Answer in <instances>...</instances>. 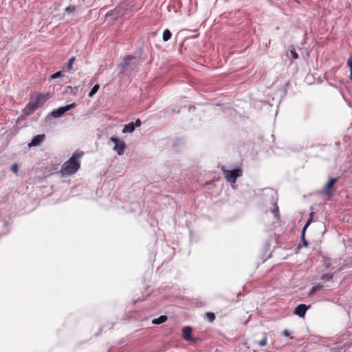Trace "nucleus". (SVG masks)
Wrapping results in <instances>:
<instances>
[{
    "label": "nucleus",
    "mask_w": 352,
    "mask_h": 352,
    "mask_svg": "<svg viewBox=\"0 0 352 352\" xmlns=\"http://www.w3.org/2000/svg\"><path fill=\"white\" fill-rule=\"evenodd\" d=\"M142 55V50L136 52L133 56H127L120 63L122 68V72H137L141 64L140 56Z\"/></svg>",
    "instance_id": "obj_1"
},
{
    "label": "nucleus",
    "mask_w": 352,
    "mask_h": 352,
    "mask_svg": "<svg viewBox=\"0 0 352 352\" xmlns=\"http://www.w3.org/2000/svg\"><path fill=\"white\" fill-rule=\"evenodd\" d=\"M84 155L82 151L75 152L61 167V172L65 175L76 173L80 168L79 159Z\"/></svg>",
    "instance_id": "obj_2"
},
{
    "label": "nucleus",
    "mask_w": 352,
    "mask_h": 352,
    "mask_svg": "<svg viewBox=\"0 0 352 352\" xmlns=\"http://www.w3.org/2000/svg\"><path fill=\"white\" fill-rule=\"evenodd\" d=\"M221 169L226 179L230 184H235L237 179L243 175V170L240 166H236L232 169H227L223 166Z\"/></svg>",
    "instance_id": "obj_3"
},
{
    "label": "nucleus",
    "mask_w": 352,
    "mask_h": 352,
    "mask_svg": "<svg viewBox=\"0 0 352 352\" xmlns=\"http://www.w3.org/2000/svg\"><path fill=\"white\" fill-rule=\"evenodd\" d=\"M110 140L113 143V151L119 155H122L126 148L125 142L116 136L111 137Z\"/></svg>",
    "instance_id": "obj_4"
},
{
    "label": "nucleus",
    "mask_w": 352,
    "mask_h": 352,
    "mask_svg": "<svg viewBox=\"0 0 352 352\" xmlns=\"http://www.w3.org/2000/svg\"><path fill=\"white\" fill-rule=\"evenodd\" d=\"M45 138V134H38L33 137L31 142L28 143L29 148L40 146Z\"/></svg>",
    "instance_id": "obj_5"
},
{
    "label": "nucleus",
    "mask_w": 352,
    "mask_h": 352,
    "mask_svg": "<svg viewBox=\"0 0 352 352\" xmlns=\"http://www.w3.org/2000/svg\"><path fill=\"white\" fill-rule=\"evenodd\" d=\"M310 307V305L305 304L298 305L294 311V314L298 316L300 318H304L307 309Z\"/></svg>",
    "instance_id": "obj_6"
},
{
    "label": "nucleus",
    "mask_w": 352,
    "mask_h": 352,
    "mask_svg": "<svg viewBox=\"0 0 352 352\" xmlns=\"http://www.w3.org/2000/svg\"><path fill=\"white\" fill-rule=\"evenodd\" d=\"M338 177H331L324 186L323 190V194L327 196H331V189L333 188L334 184L337 182Z\"/></svg>",
    "instance_id": "obj_7"
},
{
    "label": "nucleus",
    "mask_w": 352,
    "mask_h": 352,
    "mask_svg": "<svg viewBox=\"0 0 352 352\" xmlns=\"http://www.w3.org/2000/svg\"><path fill=\"white\" fill-rule=\"evenodd\" d=\"M192 329L190 326H186L182 328V337L186 341H192L195 342V340H194L192 336Z\"/></svg>",
    "instance_id": "obj_8"
},
{
    "label": "nucleus",
    "mask_w": 352,
    "mask_h": 352,
    "mask_svg": "<svg viewBox=\"0 0 352 352\" xmlns=\"http://www.w3.org/2000/svg\"><path fill=\"white\" fill-rule=\"evenodd\" d=\"M65 113H66L65 109L64 108V106H63V107H59L58 109L52 110L48 114L47 116L48 117L49 116H52V117L55 118H59L63 117L65 115Z\"/></svg>",
    "instance_id": "obj_9"
},
{
    "label": "nucleus",
    "mask_w": 352,
    "mask_h": 352,
    "mask_svg": "<svg viewBox=\"0 0 352 352\" xmlns=\"http://www.w3.org/2000/svg\"><path fill=\"white\" fill-rule=\"evenodd\" d=\"M38 109V105L35 104L33 102H30L28 103L25 107V108L23 109V112L24 114H25L26 116H30L31 115L32 113H33V112L36 110Z\"/></svg>",
    "instance_id": "obj_10"
},
{
    "label": "nucleus",
    "mask_w": 352,
    "mask_h": 352,
    "mask_svg": "<svg viewBox=\"0 0 352 352\" xmlns=\"http://www.w3.org/2000/svg\"><path fill=\"white\" fill-rule=\"evenodd\" d=\"M47 100V97L42 94H39L37 96L36 100L34 102V103L36 105H38V108L43 105L46 100Z\"/></svg>",
    "instance_id": "obj_11"
},
{
    "label": "nucleus",
    "mask_w": 352,
    "mask_h": 352,
    "mask_svg": "<svg viewBox=\"0 0 352 352\" xmlns=\"http://www.w3.org/2000/svg\"><path fill=\"white\" fill-rule=\"evenodd\" d=\"M135 128L133 122H131L124 126L122 132L123 133H131L135 131Z\"/></svg>",
    "instance_id": "obj_12"
},
{
    "label": "nucleus",
    "mask_w": 352,
    "mask_h": 352,
    "mask_svg": "<svg viewBox=\"0 0 352 352\" xmlns=\"http://www.w3.org/2000/svg\"><path fill=\"white\" fill-rule=\"evenodd\" d=\"M322 289V285H321L320 283H318L314 285L309 292V296H311L314 295L317 292L320 291Z\"/></svg>",
    "instance_id": "obj_13"
},
{
    "label": "nucleus",
    "mask_w": 352,
    "mask_h": 352,
    "mask_svg": "<svg viewBox=\"0 0 352 352\" xmlns=\"http://www.w3.org/2000/svg\"><path fill=\"white\" fill-rule=\"evenodd\" d=\"M166 320H167V316L162 315L158 318L153 319L152 323L153 324H161L164 323V322H166Z\"/></svg>",
    "instance_id": "obj_14"
},
{
    "label": "nucleus",
    "mask_w": 352,
    "mask_h": 352,
    "mask_svg": "<svg viewBox=\"0 0 352 352\" xmlns=\"http://www.w3.org/2000/svg\"><path fill=\"white\" fill-rule=\"evenodd\" d=\"M172 36V33L168 29H165L162 34V40L164 42H166L170 39Z\"/></svg>",
    "instance_id": "obj_15"
},
{
    "label": "nucleus",
    "mask_w": 352,
    "mask_h": 352,
    "mask_svg": "<svg viewBox=\"0 0 352 352\" xmlns=\"http://www.w3.org/2000/svg\"><path fill=\"white\" fill-rule=\"evenodd\" d=\"M99 88L100 85L98 84H96L89 91L88 96L92 98L98 92Z\"/></svg>",
    "instance_id": "obj_16"
},
{
    "label": "nucleus",
    "mask_w": 352,
    "mask_h": 352,
    "mask_svg": "<svg viewBox=\"0 0 352 352\" xmlns=\"http://www.w3.org/2000/svg\"><path fill=\"white\" fill-rule=\"evenodd\" d=\"M333 277V273L324 274L320 276V279L324 282L330 281Z\"/></svg>",
    "instance_id": "obj_17"
},
{
    "label": "nucleus",
    "mask_w": 352,
    "mask_h": 352,
    "mask_svg": "<svg viewBox=\"0 0 352 352\" xmlns=\"http://www.w3.org/2000/svg\"><path fill=\"white\" fill-rule=\"evenodd\" d=\"M323 266L326 270L329 269L331 265V259L327 256H322Z\"/></svg>",
    "instance_id": "obj_18"
},
{
    "label": "nucleus",
    "mask_w": 352,
    "mask_h": 352,
    "mask_svg": "<svg viewBox=\"0 0 352 352\" xmlns=\"http://www.w3.org/2000/svg\"><path fill=\"white\" fill-rule=\"evenodd\" d=\"M63 72L58 71L50 76L51 79L60 78L63 77Z\"/></svg>",
    "instance_id": "obj_19"
},
{
    "label": "nucleus",
    "mask_w": 352,
    "mask_h": 352,
    "mask_svg": "<svg viewBox=\"0 0 352 352\" xmlns=\"http://www.w3.org/2000/svg\"><path fill=\"white\" fill-rule=\"evenodd\" d=\"M206 316L208 322H212L215 319V315L212 312H207Z\"/></svg>",
    "instance_id": "obj_20"
},
{
    "label": "nucleus",
    "mask_w": 352,
    "mask_h": 352,
    "mask_svg": "<svg viewBox=\"0 0 352 352\" xmlns=\"http://www.w3.org/2000/svg\"><path fill=\"white\" fill-rule=\"evenodd\" d=\"M300 237H301V240H302V246H304V247L308 246V242L305 239V232H304L302 230L301 232Z\"/></svg>",
    "instance_id": "obj_21"
},
{
    "label": "nucleus",
    "mask_w": 352,
    "mask_h": 352,
    "mask_svg": "<svg viewBox=\"0 0 352 352\" xmlns=\"http://www.w3.org/2000/svg\"><path fill=\"white\" fill-rule=\"evenodd\" d=\"M75 61V57L74 56H72L71 57L69 60H68V63H67V70L69 71L70 69H72L73 67V64H74V62Z\"/></svg>",
    "instance_id": "obj_22"
},
{
    "label": "nucleus",
    "mask_w": 352,
    "mask_h": 352,
    "mask_svg": "<svg viewBox=\"0 0 352 352\" xmlns=\"http://www.w3.org/2000/svg\"><path fill=\"white\" fill-rule=\"evenodd\" d=\"M76 10V7L75 6H67L66 8H65V12L68 14H70L72 13H73Z\"/></svg>",
    "instance_id": "obj_23"
},
{
    "label": "nucleus",
    "mask_w": 352,
    "mask_h": 352,
    "mask_svg": "<svg viewBox=\"0 0 352 352\" xmlns=\"http://www.w3.org/2000/svg\"><path fill=\"white\" fill-rule=\"evenodd\" d=\"M256 343L261 346H265L267 344V337L264 336L263 338L260 341L256 342Z\"/></svg>",
    "instance_id": "obj_24"
},
{
    "label": "nucleus",
    "mask_w": 352,
    "mask_h": 352,
    "mask_svg": "<svg viewBox=\"0 0 352 352\" xmlns=\"http://www.w3.org/2000/svg\"><path fill=\"white\" fill-rule=\"evenodd\" d=\"M76 107V104L75 102H72L71 104L64 106V108L65 109V111L67 112L68 111L71 110L72 109H73Z\"/></svg>",
    "instance_id": "obj_25"
},
{
    "label": "nucleus",
    "mask_w": 352,
    "mask_h": 352,
    "mask_svg": "<svg viewBox=\"0 0 352 352\" xmlns=\"http://www.w3.org/2000/svg\"><path fill=\"white\" fill-rule=\"evenodd\" d=\"M272 212L274 214V217L276 218V219H278L279 218V214H278V208L277 206V205L276 204L274 206V209L272 210Z\"/></svg>",
    "instance_id": "obj_26"
},
{
    "label": "nucleus",
    "mask_w": 352,
    "mask_h": 352,
    "mask_svg": "<svg viewBox=\"0 0 352 352\" xmlns=\"http://www.w3.org/2000/svg\"><path fill=\"white\" fill-rule=\"evenodd\" d=\"M66 89H70V93L74 94V95H76V92L78 91V87H72V86H67L66 87Z\"/></svg>",
    "instance_id": "obj_27"
},
{
    "label": "nucleus",
    "mask_w": 352,
    "mask_h": 352,
    "mask_svg": "<svg viewBox=\"0 0 352 352\" xmlns=\"http://www.w3.org/2000/svg\"><path fill=\"white\" fill-rule=\"evenodd\" d=\"M312 221H313V220H312V219H308L307 220V221H306V223H305V226H303V228H302V230H303L304 232H305V231H306L307 228L309 227V226L311 224V223L312 222Z\"/></svg>",
    "instance_id": "obj_28"
},
{
    "label": "nucleus",
    "mask_w": 352,
    "mask_h": 352,
    "mask_svg": "<svg viewBox=\"0 0 352 352\" xmlns=\"http://www.w3.org/2000/svg\"><path fill=\"white\" fill-rule=\"evenodd\" d=\"M290 53L294 59H297L299 57L295 50H291Z\"/></svg>",
    "instance_id": "obj_29"
},
{
    "label": "nucleus",
    "mask_w": 352,
    "mask_h": 352,
    "mask_svg": "<svg viewBox=\"0 0 352 352\" xmlns=\"http://www.w3.org/2000/svg\"><path fill=\"white\" fill-rule=\"evenodd\" d=\"M133 124L135 126V128L136 129L137 127H139L141 126L142 124V122L141 120L138 118L137 119L135 122H133Z\"/></svg>",
    "instance_id": "obj_30"
},
{
    "label": "nucleus",
    "mask_w": 352,
    "mask_h": 352,
    "mask_svg": "<svg viewBox=\"0 0 352 352\" xmlns=\"http://www.w3.org/2000/svg\"><path fill=\"white\" fill-rule=\"evenodd\" d=\"M347 65L349 67L350 70H352V56H350L347 60Z\"/></svg>",
    "instance_id": "obj_31"
},
{
    "label": "nucleus",
    "mask_w": 352,
    "mask_h": 352,
    "mask_svg": "<svg viewBox=\"0 0 352 352\" xmlns=\"http://www.w3.org/2000/svg\"><path fill=\"white\" fill-rule=\"evenodd\" d=\"M11 170L13 171V172H16L17 170H18V165L16 164H14L11 167Z\"/></svg>",
    "instance_id": "obj_32"
},
{
    "label": "nucleus",
    "mask_w": 352,
    "mask_h": 352,
    "mask_svg": "<svg viewBox=\"0 0 352 352\" xmlns=\"http://www.w3.org/2000/svg\"><path fill=\"white\" fill-rule=\"evenodd\" d=\"M283 336H285V337H289V336H290V333L287 330H285L283 332Z\"/></svg>",
    "instance_id": "obj_33"
},
{
    "label": "nucleus",
    "mask_w": 352,
    "mask_h": 352,
    "mask_svg": "<svg viewBox=\"0 0 352 352\" xmlns=\"http://www.w3.org/2000/svg\"><path fill=\"white\" fill-rule=\"evenodd\" d=\"M117 12V9L116 8L112 11V14L115 16V17H118V16L116 14V12Z\"/></svg>",
    "instance_id": "obj_34"
},
{
    "label": "nucleus",
    "mask_w": 352,
    "mask_h": 352,
    "mask_svg": "<svg viewBox=\"0 0 352 352\" xmlns=\"http://www.w3.org/2000/svg\"><path fill=\"white\" fill-rule=\"evenodd\" d=\"M314 215V212H310V214H309V219H312V220H313Z\"/></svg>",
    "instance_id": "obj_35"
},
{
    "label": "nucleus",
    "mask_w": 352,
    "mask_h": 352,
    "mask_svg": "<svg viewBox=\"0 0 352 352\" xmlns=\"http://www.w3.org/2000/svg\"><path fill=\"white\" fill-rule=\"evenodd\" d=\"M231 186H232V188H234V189H235V188H236V185H235V184H231Z\"/></svg>",
    "instance_id": "obj_36"
},
{
    "label": "nucleus",
    "mask_w": 352,
    "mask_h": 352,
    "mask_svg": "<svg viewBox=\"0 0 352 352\" xmlns=\"http://www.w3.org/2000/svg\"><path fill=\"white\" fill-rule=\"evenodd\" d=\"M172 111L174 113V112H177V113L179 112V110H177L176 111L175 109H172Z\"/></svg>",
    "instance_id": "obj_37"
},
{
    "label": "nucleus",
    "mask_w": 352,
    "mask_h": 352,
    "mask_svg": "<svg viewBox=\"0 0 352 352\" xmlns=\"http://www.w3.org/2000/svg\"><path fill=\"white\" fill-rule=\"evenodd\" d=\"M350 78H352V70H350Z\"/></svg>",
    "instance_id": "obj_38"
},
{
    "label": "nucleus",
    "mask_w": 352,
    "mask_h": 352,
    "mask_svg": "<svg viewBox=\"0 0 352 352\" xmlns=\"http://www.w3.org/2000/svg\"><path fill=\"white\" fill-rule=\"evenodd\" d=\"M66 91H67V92H69V91L70 92V89H66Z\"/></svg>",
    "instance_id": "obj_39"
}]
</instances>
